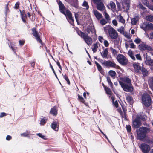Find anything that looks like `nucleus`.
<instances>
[{
  "instance_id": "nucleus-1",
  "label": "nucleus",
  "mask_w": 153,
  "mask_h": 153,
  "mask_svg": "<svg viewBox=\"0 0 153 153\" xmlns=\"http://www.w3.org/2000/svg\"><path fill=\"white\" fill-rule=\"evenodd\" d=\"M150 131V129L149 127L143 126L140 127L137 130L138 139L141 141H143V140L146 137V134Z\"/></svg>"
},
{
  "instance_id": "nucleus-2",
  "label": "nucleus",
  "mask_w": 153,
  "mask_h": 153,
  "mask_svg": "<svg viewBox=\"0 0 153 153\" xmlns=\"http://www.w3.org/2000/svg\"><path fill=\"white\" fill-rule=\"evenodd\" d=\"M143 104L146 107H149L152 104L151 99L149 95L147 93L143 94L142 96Z\"/></svg>"
},
{
  "instance_id": "nucleus-3",
  "label": "nucleus",
  "mask_w": 153,
  "mask_h": 153,
  "mask_svg": "<svg viewBox=\"0 0 153 153\" xmlns=\"http://www.w3.org/2000/svg\"><path fill=\"white\" fill-rule=\"evenodd\" d=\"M100 62L104 67L114 68L118 69H119L120 68L119 66L116 65L113 61L110 60H103L101 59L100 60Z\"/></svg>"
},
{
  "instance_id": "nucleus-4",
  "label": "nucleus",
  "mask_w": 153,
  "mask_h": 153,
  "mask_svg": "<svg viewBox=\"0 0 153 153\" xmlns=\"http://www.w3.org/2000/svg\"><path fill=\"white\" fill-rule=\"evenodd\" d=\"M117 59L120 64L123 66L126 65L128 62V60L126 58L121 54H119L117 55Z\"/></svg>"
},
{
  "instance_id": "nucleus-5",
  "label": "nucleus",
  "mask_w": 153,
  "mask_h": 153,
  "mask_svg": "<svg viewBox=\"0 0 153 153\" xmlns=\"http://www.w3.org/2000/svg\"><path fill=\"white\" fill-rule=\"evenodd\" d=\"M119 83L123 90L126 92H131L133 91V88L131 84H127L121 81H119Z\"/></svg>"
},
{
  "instance_id": "nucleus-6",
  "label": "nucleus",
  "mask_w": 153,
  "mask_h": 153,
  "mask_svg": "<svg viewBox=\"0 0 153 153\" xmlns=\"http://www.w3.org/2000/svg\"><path fill=\"white\" fill-rule=\"evenodd\" d=\"M138 48L141 51L147 50L152 51L153 50V48L151 46L147 45L144 42H142L138 46Z\"/></svg>"
},
{
  "instance_id": "nucleus-7",
  "label": "nucleus",
  "mask_w": 153,
  "mask_h": 153,
  "mask_svg": "<svg viewBox=\"0 0 153 153\" xmlns=\"http://www.w3.org/2000/svg\"><path fill=\"white\" fill-rule=\"evenodd\" d=\"M64 13L63 14L65 15L70 23L73 25L74 24V20L70 11L68 10H66Z\"/></svg>"
},
{
  "instance_id": "nucleus-8",
  "label": "nucleus",
  "mask_w": 153,
  "mask_h": 153,
  "mask_svg": "<svg viewBox=\"0 0 153 153\" xmlns=\"http://www.w3.org/2000/svg\"><path fill=\"white\" fill-rule=\"evenodd\" d=\"M93 2L97 6V9L100 11H103L105 9V6L103 3L102 2L101 0H99L97 2Z\"/></svg>"
},
{
  "instance_id": "nucleus-9",
  "label": "nucleus",
  "mask_w": 153,
  "mask_h": 153,
  "mask_svg": "<svg viewBox=\"0 0 153 153\" xmlns=\"http://www.w3.org/2000/svg\"><path fill=\"white\" fill-rule=\"evenodd\" d=\"M141 125V123L140 118L139 116L133 121V126L134 128H137Z\"/></svg>"
},
{
  "instance_id": "nucleus-10",
  "label": "nucleus",
  "mask_w": 153,
  "mask_h": 153,
  "mask_svg": "<svg viewBox=\"0 0 153 153\" xmlns=\"http://www.w3.org/2000/svg\"><path fill=\"white\" fill-rule=\"evenodd\" d=\"M140 147L143 153H148L150 149V146L146 143L141 144Z\"/></svg>"
},
{
  "instance_id": "nucleus-11",
  "label": "nucleus",
  "mask_w": 153,
  "mask_h": 153,
  "mask_svg": "<svg viewBox=\"0 0 153 153\" xmlns=\"http://www.w3.org/2000/svg\"><path fill=\"white\" fill-rule=\"evenodd\" d=\"M122 7L125 10H128L130 7V0H123L122 1Z\"/></svg>"
},
{
  "instance_id": "nucleus-12",
  "label": "nucleus",
  "mask_w": 153,
  "mask_h": 153,
  "mask_svg": "<svg viewBox=\"0 0 153 153\" xmlns=\"http://www.w3.org/2000/svg\"><path fill=\"white\" fill-rule=\"evenodd\" d=\"M109 36L112 39H116L118 37V34L116 30L113 28L108 33Z\"/></svg>"
},
{
  "instance_id": "nucleus-13",
  "label": "nucleus",
  "mask_w": 153,
  "mask_h": 153,
  "mask_svg": "<svg viewBox=\"0 0 153 153\" xmlns=\"http://www.w3.org/2000/svg\"><path fill=\"white\" fill-rule=\"evenodd\" d=\"M83 39L88 45L90 46L91 45L93 42L92 39L91 37L88 36V34H86Z\"/></svg>"
},
{
  "instance_id": "nucleus-14",
  "label": "nucleus",
  "mask_w": 153,
  "mask_h": 153,
  "mask_svg": "<svg viewBox=\"0 0 153 153\" xmlns=\"http://www.w3.org/2000/svg\"><path fill=\"white\" fill-rule=\"evenodd\" d=\"M32 30L33 32V36L35 37L37 41L39 43H41L42 41L40 38L38 32L36 30L35 28H33L32 29Z\"/></svg>"
},
{
  "instance_id": "nucleus-15",
  "label": "nucleus",
  "mask_w": 153,
  "mask_h": 153,
  "mask_svg": "<svg viewBox=\"0 0 153 153\" xmlns=\"http://www.w3.org/2000/svg\"><path fill=\"white\" fill-rule=\"evenodd\" d=\"M51 128L56 131L58 130L59 125L57 121H53L51 124Z\"/></svg>"
},
{
  "instance_id": "nucleus-16",
  "label": "nucleus",
  "mask_w": 153,
  "mask_h": 153,
  "mask_svg": "<svg viewBox=\"0 0 153 153\" xmlns=\"http://www.w3.org/2000/svg\"><path fill=\"white\" fill-rule=\"evenodd\" d=\"M139 63L134 62L133 66L134 68L135 71L136 73H139L141 70V66L139 65Z\"/></svg>"
},
{
  "instance_id": "nucleus-17",
  "label": "nucleus",
  "mask_w": 153,
  "mask_h": 153,
  "mask_svg": "<svg viewBox=\"0 0 153 153\" xmlns=\"http://www.w3.org/2000/svg\"><path fill=\"white\" fill-rule=\"evenodd\" d=\"M58 5L60 12L62 13H65V11H66V10H67V9H65L64 4L61 1H59L58 2Z\"/></svg>"
},
{
  "instance_id": "nucleus-18",
  "label": "nucleus",
  "mask_w": 153,
  "mask_h": 153,
  "mask_svg": "<svg viewBox=\"0 0 153 153\" xmlns=\"http://www.w3.org/2000/svg\"><path fill=\"white\" fill-rule=\"evenodd\" d=\"M93 13L98 20H99L102 18V15L97 10H93Z\"/></svg>"
},
{
  "instance_id": "nucleus-19",
  "label": "nucleus",
  "mask_w": 153,
  "mask_h": 153,
  "mask_svg": "<svg viewBox=\"0 0 153 153\" xmlns=\"http://www.w3.org/2000/svg\"><path fill=\"white\" fill-rule=\"evenodd\" d=\"M139 16L138 15L134 16V18L131 19V22L132 25H136L137 22L139 21Z\"/></svg>"
},
{
  "instance_id": "nucleus-20",
  "label": "nucleus",
  "mask_w": 153,
  "mask_h": 153,
  "mask_svg": "<svg viewBox=\"0 0 153 153\" xmlns=\"http://www.w3.org/2000/svg\"><path fill=\"white\" fill-rule=\"evenodd\" d=\"M144 57L145 59V62L146 64L148 65L150 64V62L152 60L150 57V56H148L146 53L144 56Z\"/></svg>"
},
{
  "instance_id": "nucleus-21",
  "label": "nucleus",
  "mask_w": 153,
  "mask_h": 153,
  "mask_svg": "<svg viewBox=\"0 0 153 153\" xmlns=\"http://www.w3.org/2000/svg\"><path fill=\"white\" fill-rule=\"evenodd\" d=\"M108 54V51L107 48L103 49V51L101 53V55L103 58H107Z\"/></svg>"
},
{
  "instance_id": "nucleus-22",
  "label": "nucleus",
  "mask_w": 153,
  "mask_h": 153,
  "mask_svg": "<svg viewBox=\"0 0 153 153\" xmlns=\"http://www.w3.org/2000/svg\"><path fill=\"white\" fill-rule=\"evenodd\" d=\"M88 34H90L91 32L93 34H96V31L94 27H88L86 30Z\"/></svg>"
},
{
  "instance_id": "nucleus-23",
  "label": "nucleus",
  "mask_w": 153,
  "mask_h": 153,
  "mask_svg": "<svg viewBox=\"0 0 153 153\" xmlns=\"http://www.w3.org/2000/svg\"><path fill=\"white\" fill-rule=\"evenodd\" d=\"M124 35V36L127 38L128 39V40H126V41H128V42H132V39H131V37L132 36L128 32H124L123 34Z\"/></svg>"
},
{
  "instance_id": "nucleus-24",
  "label": "nucleus",
  "mask_w": 153,
  "mask_h": 153,
  "mask_svg": "<svg viewBox=\"0 0 153 153\" xmlns=\"http://www.w3.org/2000/svg\"><path fill=\"white\" fill-rule=\"evenodd\" d=\"M148 83L150 87L153 91V76L150 77L149 78Z\"/></svg>"
},
{
  "instance_id": "nucleus-25",
  "label": "nucleus",
  "mask_w": 153,
  "mask_h": 153,
  "mask_svg": "<svg viewBox=\"0 0 153 153\" xmlns=\"http://www.w3.org/2000/svg\"><path fill=\"white\" fill-rule=\"evenodd\" d=\"M117 19L118 20L119 22H121L123 24L125 23V20L121 15L117 16Z\"/></svg>"
},
{
  "instance_id": "nucleus-26",
  "label": "nucleus",
  "mask_w": 153,
  "mask_h": 153,
  "mask_svg": "<svg viewBox=\"0 0 153 153\" xmlns=\"http://www.w3.org/2000/svg\"><path fill=\"white\" fill-rule=\"evenodd\" d=\"M113 28L110 25H107L104 27V30L105 33L108 32L109 33L110 30H111Z\"/></svg>"
},
{
  "instance_id": "nucleus-27",
  "label": "nucleus",
  "mask_w": 153,
  "mask_h": 153,
  "mask_svg": "<svg viewBox=\"0 0 153 153\" xmlns=\"http://www.w3.org/2000/svg\"><path fill=\"white\" fill-rule=\"evenodd\" d=\"M147 23L146 22H144L143 23L141 24L140 26V28L145 31H147Z\"/></svg>"
},
{
  "instance_id": "nucleus-28",
  "label": "nucleus",
  "mask_w": 153,
  "mask_h": 153,
  "mask_svg": "<svg viewBox=\"0 0 153 153\" xmlns=\"http://www.w3.org/2000/svg\"><path fill=\"white\" fill-rule=\"evenodd\" d=\"M126 100L127 102L131 105H132L133 103V98L130 96H127L126 97Z\"/></svg>"
},
{
  "instance_id": "nucleus-29",
  "label": "nucleus",
  "mask_w": 153,
  "mask_h": 153,
  "mask_svg": "<svg viewBox=\"0 0 153 153\" xmlns=\"http://www.w3.org/2000/svg\"><path fill=\"white\" fill-rule=\"evenodd\" d=\"M143 141L150 144L153 145V140L151 139L149 137H146Z\"/></svg>"
},
{
  "instance_id": "nucleus-30",
  "label": "nucleus",
  "mask_w": 153,
  "mask_h": 153,
  "mask_svg": "<svg viewBox=\"0 0 153 153\" xmlns=\"http://www.w3.org/2000/svg\"><path fill=\"white\" fill-rule=\"evenodd\" d=\"M128 54L132 60L134 61L136 60V59L134 55V53L131 51L130 50H129L128 51Z\"/></svg>"
},
{
  "instance_id": "nucleus-31",
  "label": "nucleus",
  "mask_w": 153,
  "mask_h": 153,
  "mask_svg": "<svg viewBox=\"0 0 153 153\" xmlns=\"http://www.w3.org/2000/svg\"><path fill=\"white\" fill-rule=\"evenodd\" d=\"M99 45L98 43H96L93 45V47L92 48L93 52L94 53L96 52L97 49L98 48V45Z\"/></svg>"
},
{
  "instance_id": "nucleus-32",
  "label": "nucleus",
  "mask_w": 153,
  "mask_h": 153,
  "mask_svg": "<svg viewBox=\"0 0 153 153\" xmlns=\"http://www.w3.org/2000/svg\"><path fill=\"white\" fill-rule=\"evenodd\" d=\"M50 113L53 115H56L57 113V110L56 107H54L51 108L50 111Z\"/></svg>"
},
{
  "instance_id": "nucleus-33",
  "label": "nucleus",
  "mask_w": 153,
  "mask_h": 153,
  "mask_svg": "<svg viewBox=\"0 0 153 153\" xmlns=\"http://www.w3.org/2000/svg\"><path fill=\"white\" fill-rule=\"evenodd\" d=\"M21 18L22 21L25 23L26 22L25 18L26 17V14L25 11H23L22 13H21Z\"/></svg>"
},
{
  "instance_id": "nucleus-34",
  "label": "nucleus",
  "mask_w": 153,
  "mask_h": 153,
  "mask_svg": "<svg viewBox=\"0 0 153 153\" xmlns=\"http://www.w3.org/2000/svg\"><path fill=\"white\" fill-rule=\"evenodd\" d=\"M122 80L124 82H126L128 84H131V80L130 79L127 77H125Z\"/></svg>"
},
{
  "instance_id": "nucleus-35",
  "label": "nucleus",
  "mask_w": 153,
  "mask_h": 153,
  "mask_svg": "<svg viewBox=\"0 0 153 153\" xmlns=\"http://www.w3.org/2000/svg\"><path fill=\"white\" fill-rule=\"evenodd\" d=\"M108 73L109 74V75L113 78H114V77L116 76V73L115 71H113V70H110L109 71Z\"/></svg>"
},
{
  "instance_id": "nucleus-36",
  "label": "nucleus",
  "mask_w": 153,
  "mask_h": 153,
  "mask_svg": "<svg viewBox=\"0 0 153 153\" xmlns=\"http://www.w3.org/2000/svg\"><path fill=\"white\" fill-rule=\"evenodd\" d=\"M146 19L147 21L153 22V16H147L146 17Z\"/></svg>"
},
{
  "instance_id": "nucleus-37",
  "label": "nucleus",
  "mask_w": 153,
  "mask_h": 153,
  "mask_svg": "<svg viewBox=\"0 0 153 153\" xmlns=\"http://www.w3.org/2000/svg\"><path fill=\"white\" fill-rule=\"evenodd\" d=\"M153 30V24L147 23V31L149 30Z\"/></svg>"
},
{
  "instance_id": "nucleus-38",
  "label": "nucleus",
  "mask_w": 153,
  "mask_h": 153,
  "mask_svg": "<svg viewBox=\"0 0 153 153\" xmlns=\"http://www.w3.org/2000/svg\"><path fill=\"white\" fill-rule=\"evenodd\" d=\"M82 5L83 7H85V9L87 10H88L89 8V5L87 2L86 1H84L83 3H82Z\"/></svg>"
},
{
  "instance_id": "nucleus-39",
  "label": "nucleus",
  "mask_w": 153,
  "mask_h": 153,
  "mask_svg": "<svg viewBox=\"0 0 153 153\" xmlns=\"http://www.w3.org/2000/svg\"><path fill=\"white\" fill-rule=\"evenodd\" d=\"M95 63L97 67L98 70L101 72L102 71V68L101 66L97 62H95Z\"/></svg>"
},
{
  "instance_id": "nucleus-40",
  "label": "nucleus",
  "mask_w": 153,
  "mask_h": 153,
  "mask_svg": "<svg viewBox=\"0 0 153 153\" xmlns=\"http://www.w3.org/2000/svg\"><path fill=\"white\" fill-rule=\"evenodd\" d=\"M15 43L14 42H11L9 46L10 47L12 50L14 52H15Z\"/></svg>"
},
{
  "instance_id": "nucleus-41",
  "label": "nucleus",
  "mask_w": 153,
  "mask_h": 153,
  "mask_svg": "<svg viewBox=\"0 0 153 153\" xmlns=\"http://www.w3.org/2000/svg\"><path fill=\"white\" fill-rule=\"evenodd\" d=\"M105 90L107 94L109 95H111L112 92L110 89L107 87H105Z\"/></svg>"
},
{
  "instance_id": "nucleus-42",
  "label": "nucleus",
  "mask_w": 153,
  "mask_h": 153,
  "mask_svg": "<svg viewBox=\"0 0 153 153\" xmlns=\"http://www.w3.org/2000/svg\"><path fill=\"white\" fill-rule=\"evenodd\" d=\"M104 15L107 21H108L110 19L109 16L107 14L105 10L104 12Z\"/></svg>"
},
{
  "instance_id": "nucleus-43",
  "label": "nucleus",
  "mask_w": 153,
  "mask_h": 153,
  "mask_svg": "<svg viewBox=\"0 0 153 153\" xmlns=\"http://www.w3.org/2000/svg\"><path fill=\"white\" fill-rule=\"evenodd\" d=\"M141 71L143 76H146L148 74V71L146 69L143 68Z\"/></svg>"
},
{
  "instance_id": "nucleus-44",
  "label": "nucleus",
  "mask_w": 153,
  "mask_h": 153,
  "mask_svg": "<svg viewBox=\"0 0 153 153\" xmlns=\"http://www.w3.org/2000/svg\"><path fill=\"white\" fill-rule=\"evenodd\" d=\"M109 5L110 6L111 8V9H114L116 7L115 4L112 1H110Z\"/></svg>"
},
{
  "instance_id": "nucleus-45",
  "label": "nucleus",
  "mask_w": 153,
  "mask_h": 153,
  "mask_svg": "<svg viewBox=\"0 0 153 153\" xmlns=\"http://www.w3.org/2000/svg\"><path fill=\"white\" fill-rule=\"evenodd\" d=\"M124 27L123 26H122L119 28L117 29V30L119 32H120L121 33L123 34L124 33Z\"/></svg>"
},
{
  "instance_id": "nucleus-46",
  "label": "nucleus",
  "mask_w": 153,
  "mask_h": 153,
  "mask_svg": "<svg viewBox=\"0 0 153 153\" xmlns=\"http://www.w3.org/2000/svg\"><path fill=\"white\" fill-rule=\"evenodd\" d=\"M77 33L81 37L83 38L86 35V34L80 31H78Z\"/></svg>"
},
{
  "instance_id": "nucleus-47",
  "label": "nucleus",
  "mask_w": 153,
  "mask_h": 153,
  "mask_svg": "<svg viewBox=\"0 0 153 153\" xmlns=\"http://www.w3.org/2000/svg\"><path fill=\"white\" fill-rule=\"evenodd\" d=\"M47 121V119L45 118H42L40 121V124L42 125H44L46 123Z\"/></svg>"
},
{
  "instance_id": "nucleus-48",
  "label": "nucleus",
  "mask_w": 153,
  "mask_h": 153,
  "mask_svg": "<svg viewBox=\"0 0 153 153\" xmlns=\"http://www.w3.org/2000/svg\"><path fill=\"white\" fill-rule=\"evenodd\" d=\"M107 80L108 84L111 87H112L113 86V83L111 80L110 78L109 77H107Z\"/></svg>"
},
{
  "instance_id": "nucleus-49",
  "label": "nucleus",
  "mask_w": 153,
  "mask_h": 153,
  "mask_svg": "<svg viewBox=\"0 0 153 153\" xmlns=\"http://www.w3.org/2000/svg\"><path fill=\"white\" fill-rule=\"evenodd\" d=\"M134 42L137 44L140 43L141 42V39L139 38L138 37H137L136 38L135 40H134Z\"/></svg>"
},
{
  "instance_id": "nucleus-50",
  "label": "nucleus",
  "mask_w": 153,
  "mask_h": 153,
  "mask_svg": "<svg viewBox=\"0 0 153 153\" xmlns=\"http://www.w3.org/2000/svg\"><path fill=\"white\" fill-rule=\"evenodd\" d=\"M98 39L99 41L101 43H103L105 40L104 39L103 37L100 36H98Z\"/></svg>"
},
{
  "instance_id": "nucleus-51",
  "label": "nucleus",
  "mask_w": 153,
  "mask_h": 153,
  "mask_svg": "<svg viewBox=\"0 0 153 153\" xmlns=\"http://www.w3.org/2000/svg\"><path fill=\"white\" fill-rule=\"evenodd\" d=\"M142 3L145 5L147 7L148 6H149V2H148L147 0H142Z\"/></svg>"
},
{
  "instance_id": "nucleus-52",
  "label": "nucleus",
  "mask_w": 153,
  "mask_h": 153,
  "mask_svg": "<svg viewBox=\"0 0 153 153\" xmlns=\"http://www.w3.org/2000/svg\"><path fill=\"white\" fill-rule=\"evenodd\" d=\"M135 57L138 60H142V57L140 54H137L135 55Z\"/></svg>"
},
{
  "instance_id": "nucleus-53",
  "label": "nucleus",
  "mask_w": 153,
  "mask_h": 153,
  "mask_svg": "<svg viewBox=\"0 0 153 153\" xmlns=\"http://www.w3.org/2000/svg\"><path fill=\"white\" fill-rule=\"evenodd\" d=\"M64 76V78L65 79V80L67 82L68 84L69 85H70V81L67 76L66 75H65L64 76Z\"/></svg>"
},
{
  "instance_id": "nucleus-54",
  "label": "nucleus",
  "mask_w": 153,
  "mask_h": 153,
  "mask_svg": "<svg viewBox=\"0 0 153 153\" xmlns=\"http://www.w3.org/2000/svg\"><path fill=\"white\" fill-rule=\"evenodd\" d=\"M146 36L149 39H153V32H151L149 34L147 35Z\"/></svg>"
},
{
  "instance_id": "nucleus-55",
  "label": "nucleus",
  "mask_w": 153,
  "mask_h": 153,
  "mask_svg": "<svg viewBox=\"0 0 153 153\" xmlns=\"http://www.w3.org/2000/svg\"><path fill=\"white\" fill-rule=\"evenodd\" d=\"M100 23L102 25H104L107 23V21L105 19H103L100 20Z\"/></svg>"
},
{
  "instance_id": "nucleus-56",
  "label": "nucleus",
  "mask_w": 153,
  "mask_h": 153,
  "mask_svg": "<svg viewBox=\"0 0 153 153\" xmlns=\"http://www.w3.org/2000/svg\"><path fill=\"white\" fill-rule=\"evenodd\" d=\"M36 135L39 136L41 138H42L44 139H45V136H44L43 135H42L41 133H37L36 134Z\"/></svg>"
},
{
  "instance_id": "nucleus-57",
  "label": "nucleus",
  "mask_w": 153,
  "mask_h": 153,
  "mask_svg": "<svg viewBox=\"0 0 153 153\" xmlns=\"http://www.w3.org/2000/svg\"><path fill=\"white\" fill-rule=\"evenodd\" d=\"M50 68H51V69H52L53 73H54L55 76L58 79V77H57V75L56 74V73H55V72L53 67V66H52V65L51 64H50Z\"/></svg>"
},
{
  "instance_id": "nucleus-58",
  "label": "nucleus",
  "mask_w": 153,
  "mask_h": 153,
  "mask_svg": "<svg viewBox=\"0 0 153 153\" xmlns=\"http://www.w3.org/2000/svg\"><path fill=\"white\" fill-rule=\"evenodd\" d=\"M8 4H6L5 8V13L6 15H7V13L9 12V9L8 8Z\"/></svg>"
},
{
  "instance_id": "nucleus-59",
  "label": "nucleus",
  "mask_w": 153,
  "mask_h": 153,
  "mask_svg": "<svg viewBox=\"0 0 153 153\" xmlns=\"http://www.w3.org/2000/svg\"><path fill=\"white\" fill-rule=\"evenodd\" d=\"M29 135L27 131H26L25 132H24L21 134V135L22 136L26 137Z\"/></svg>"
},
{
  "instance_id": "nucleus-60",
  "label": "nucleus",
  "mask_w": 153,
  "mask_h": 153,
  "mask_svg": "<svg viewBox=\"0 0 153 153\" xmlns=\"http://www.w3.org/2000/svg\"><path fill=\"white\" fill-rule=\"evenodd\" d=\"M104 44V46L106 47H108V46L109 44L108 42L106 40H105L103 42Z\"/></svg>"
},
{
  "instance_id": "nucleus-61",
  "label": "nucleus",
  "mask_w": 153,
  "mask_h": 153,
  "mask_svg": "<svg viewBox=\"0 0 153 153\" xmlns=\"http://www.w3.org/2000/svg\"><path fill=\"white\" fill-rule=\"evenodd\" d=\"M25 42V40H20L19 41V45L20 46H22L24 44Z\"/></svg>"
},
{
  "instance_id": "nucleus-62",
  "label": "nucleus",
  "mask_w": 153,
  "mask_h": 153,
  "mask_svg": "<svg viewBox=\"0 0 153 153\" xmlns=\"http://www.w3.org/2000/svg\"><path fill=\"white\" fill-rule=\"evenodd\" d=\"M139 116V117L140 118V120H141V119L142 120H145L146 119V116L145 115H143V116Z\"/></svg>"
},
{
  "instance_id": "nucleus-63",
  "label": "nucleus",
  "mask_w": 153,
  "mask_h": 153,
  "mask_svg": "<svg viewBox=\"0 0 153 153\" xmlns=\"http://www.w3.org/2000/svg\"><path fill=\"white\" fill-rule=\"evenodd\" d=\"M112 51L113 54L114 55H117V52L115 49L112 48Z\"/></svg>"
},
{
  "instance_id": "nucleus-64",
  "label": "nucleus",
  "mask_w": 153,
  "mask_h": 153,
  "mask_svg": "<svg viewBox=\"0 0 153 153\" xmlns=\"http://www.w3.org/2000/svg\"><path fill=\"white\" fill-rule=\"evenodd\" d=\"M126 129L128 132H130L131 130V127L130 126L128 125L126 126Z\"/></svg>"
}]
</instances>
